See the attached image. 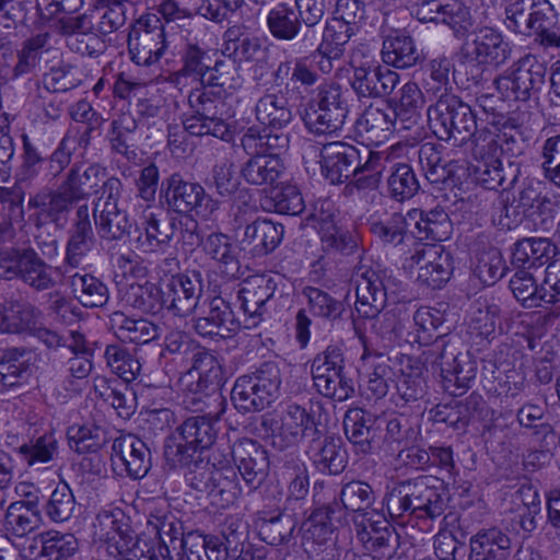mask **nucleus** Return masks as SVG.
I'll return each mask as SVG.
<instances>
[{
    "label": "nucleus",
    "mask_w": 560,
    "mask_h": 560,
    "mask_svg": "<svg viewBox=\"0 0 560 560\" xmlns=\"http://www.w3.org/2000/svg\"><path fill=\"white\" fill-rule=\"evenodd\" d=\"M113 529L112 535L107 534L105 542L107 556L115 560H135L144 541H141L128 527L125 529L113 527Z\"/></svg>",
    "instance_id": "64"
},
{
    "label": "nucleus",
    "mask_w": 560,
    "mask_h": 560,
    "mask_svg": "<svg viewBox=\"0 0 560 560\" xmlns=\"http://www.w3.org/2000/svg\"><path fill=\"white\" fill-rule=\"evenodd\" d=\"M357 137L371 144L387 141L394 132H399L387 107L369 106L354 122Z\"/></svg>",
    "instance_id": "32"
},
{
    "label": "nucleus",
    "mask_w": 560,
    "mask_h": 560,
    "mask_svg": "<svg viewBox=\"0 0 560 560\" xmlns=\"http://www.w3.org/2000/svg\"><path fill=\"white\" fill-rule=\"evenodd\" d=\"M280 277L255 276L246 280L237 292V299L241 307L252 320V326H256L265 314L266 304L272 299L278 289Z\"/></svg>",
    "instance_id": "25"
},
{
    "label": "nucleus",
    "mask_w": 560,
    "mask_h": 560,
    "mask_svg": "<svg viewBox=\"0 0 560 560\" xmlns=\"http://www.w3.org/2000/svg\"><path fill=\"white\" fill-rule=\"evenodd\" d=\"M267 28L271 36L281 42H292L298 54H307L313 45H303L300 40L304 28L295 9L285 2L278 3L269 10L266 18Z\"/></svg>",
    "instance_id": "28"
},
{
    "label": "nucleus",
    "mask_w": 560,
    "mask_h": 560,
    "mask_svg": "<svg viewBox=\"0 0 560 560\" xmlns=\"http://www.w3.org/2000/svg\"><path fill=\"white\" fill-rule=\"evenodd\" d=\"M73 296L86 308L102 307L109 299L107 285L91 273L75 272L70 277Z\"/></svg>",
    "instance_id": "50"
},
{
    "label": "nucleus",
    "mask_w": 560,
    "mask_h": 560,
    "mask_svg": "<svg viewBox=\"0 0 560 560\" xmlns=\"http://www.w3.org/2000/svg\"><path fill=\"white\" fill-rule=\"evenodd\" d=\"M255 524L261 540L271 546H280L290 541L298 521L285 512L272 514L260 511L257 513Z\"/></svg>",
    "instance_id": "43"
},
{
    "label": "nucleus",
    "mask_w": 560,
    "mask_h": 560,
    "mask_svg": "<svg viewBox=\"0 0 560 560\" xmlns=\"http://www.w3.org/2000/svg\"><path fill=\"white\" fill-rule=\"evenodd\" d=\"M399 74L388 66L354 67L351 88L359 97H384L393 93Z\"/></svg>",
    "instance_id": "24"
},
{
    "label": "nucleus",
    "mask_w": 560,
    "mask_h": 560,
    "mask_svg": "<svg viewBox=\"0 0 560 560\" xmlns=\"http://www.w3.org/2000/svg\"><path fill=\"white\" fill-rule=\"evenodd\" d=\"M298 18L304 28L302 38L303 45L316 46L318 42V27L326 15L325 0H294Z\"/></svg>",
    "instance_id": "58"
},
{
    "label": "nucleus",
    "mask_w": 560,
    "mask_h": 560,
    "mask_svg": "<svg viewBox=\"0 0 560 560\" xmlns=\"http://www.w3.org/2000/svg\"><path fill=\"white\" fill-rule=\"evenodd\" d=\"M284 226L269 219L258 218L244 229L242 243L250 247L253 256L272 253L282 242Z\"/></svg>",
    "instance_id": "33"
},
{
    "label": "nucleus",
    "mask_w": 560,
    "mask_h": 560,
    "mask_svg": "<svg viewBox=\"0 0 560 560\" xmlns=\"http://www.w3.org/2000/svg\"><path fill=\"white\" fill-rule=\"evenodd\" d=\"M546 82V65L532 55H526L514 62L493 81L497 90L505 98L521 102L538 100Z\"/></svg>",
    "instance_id": "9"
},
{
    "label": "nucleus",
    "mask_w": 560,
    "mask_h": 560,
    "mask_svg": "<svg viewBox=\"0 0 560 560\" xmlns=\"http://www.w3.org/2000/svg\"><path fill=\"white\" fill-rule=\"evenodd\" d=\"M37 369V354L26 348H8L0 355V383L15 387L25 383Z\"/></svg>",
    "instance_id": "29"
},
{
    "label": "nucleus",
    "mask_w": 560,
    "mask_h": 560,
    "mask_svg": "<svg viewBox=\"0 0 560 560\" xmlns=\"http://www.w3.org/2000/svg\"><path fill=\"white\" fill-rule=\"evenodd\" d=\"M194 329L201 337L231 338L241 329V323L230 305L221 296L208 302V311L194 319Z\"/></svg>",
    "instance_id": "21"
},
{
    "label": "nucleus",
    "mask_w": 560,
    "mask_h": 560,
    "mask_svg": "<svg viewBox=\"0 0 560 560\" xmlns=\"http://www.w3.org/2000/svg\"><path fill=\"white\" fill-rule=\"evenodd\" d=\"M30 466L48 464L58 455V440L54 432H46L16 448Z\"/></svg>",
    "instance_id": "63"
},
{
    "label": "nucleus",
    "mask_w": 560,
    "mask_h": 560,
    "mask_svg": "<svg viewBox=\"0 0 560 560\" xmlns=\"http://www.w3.org/2000/svg\"><path fill=\"white\" fill-rule=\"evenodd\" d=\"M432 133L454 147H463L476 133L477 119L471 107L455 94L440 95L428 110Z\"/></svg>",
    "instance_id": "4"
},
{
    "label": "nucleus",
    "mask_w": 560,
    "mask_h": 560,
    "mask_svg": "<svg viewBox=\"0 0 560 560\" xmlns=\"http://www.w3.org/2000/svg\"><path fill=\"white\" fill-rule=\"evenodd\" d=\"M284 164L277 154H256L241 168L246 183L254 186H273L284 174Z\"/></svg>",
    "instance_id": "39"
},
{
    "label": "nucleus",
    "mask_w": 560,
    "mask_h": 560,
    "mask_svg": "<svg viewBox=\"0 0 560 560\" xmlns=\"http://www.w3.org/2000/svg\"><path fill=\"white\" fill-rule=\"evenodd\" d=\"M207 256L214 260L228 278H235L241 268L236 245L231 237L220 232L210 233L201 244Z\"/></svg>",
    "instance_id": "41"
},
{
    "label": "nucleus",
    "mask_w": 560,
    "mask_h": 560,
    "mask_svg": "<svg viewBox=\"0 0 560 560\" xmlns=\"http://www.w3.org/2000/svg\"><path fill=\"white\" fill-rule=\"evenodd\" d=\"M50 33L39 32L21 42L15 54L16 62L11 70L12 80H19L36 71L43 56L50 50Z\"/></svg>",
    "instance_id": "35"
},
{
    "label": "nucleus",
    "mask_w": 560,
    "mask_h": 560,
    "mask_svg": "<svg viewBox=\"0 0 560 560\" xmlns=\"http://www.w3.org/2000/svg\"><path fill=\"white\" fill-rule=\"evenodd\" d=\"M392 163L389 154L386 152H375L363 148L358 167L354 174L355 186L360 189H374L382 179V174L388 170Z\"/></svg>",
    "instance_id": "54"
},
{
    "label": "nucleus",
    "mask_w": 560,
    "mask_h": 560,
    "mask_svg": "<svg viewBox=\"0 0 560 560\" xmlns=\"http://www.w3.org/2000/svg\"><path fill=\"white\" fill-rule=\"evenodd\" d=\"M361 150L345 141H334L320 149L322 173L331 184H341L354 177Z\"/></svg>",
    "instance_id": "18"
},
{
    "label": "nucleus",
    "mask_w": 560,
    "mask_h": 560,
    "mask_svg": "<svg viewBox=\"0 0 560 560\" xmlns=\"http://www.w3.org/2000/svg\"><path fill=\"white\" fill-rule=\"evenodd\" d=\"M352 94L337 82L320 84L307 102L302 120L314 135H330L340 130L350 112Z\"/></svg>",
    "instance_id": "2"
},
{
    "label": "nucleus",
    "mask_w": 560,
    "mask_h": 560,
    "mask_svg": "<svg viewBox=\"0 0 560 560\" xmlns=\"http://www.w3.org/2000/svg\"><path fill=\"white\" fill-rule=\"evenodd\" d=\"M371 233L378 241L392 247L409 244L415 237L408 232V222L400 212H394L385 220L372 219L369 222Z\"/></svg>",
    "instance_id": "52"
},
{
    "label": "nucleus",
    "mask_w": 560,
    "mask_h": 560,
    "mask_svg": "<svg viewBox=\"0 0 560 560\" xmlns=\"http://www.w3.org/2000/svg\"><path fill=\"white\" fill-rule=\"evenodd\" d=\"M40 560H77L79 553V540L71 533L48 530L39 536Z\"/></svg>",
    "instance_id": "53"
},
{
    "label": "nucleus",
    "mask_w": 560,
    "mask_h": 560,
    "mask_svg": "<svg viewBox=\"0 0 560 560\" xmlns=\"http://www.w3.org/2000/svg\"><path fill=\"white\" fill-rule=\"evenodd\" d=\"M143 233L138 237L142 248L151 253L165 252L173 243L172 214L149 213L144 217Z\"/></svg>",
    "instance_id": "46"
},
{
    "label": "nucleus",
    "mask_w": 560,
    "mask_h": 560,
    "mask_svg": "<svg viewBox=\"0 0 560 560\" xmlns=\"http://www.w3.org/2000/svg\"><path fill=\"white\" fill-rule=\"evenodd\" d=\"M207 197L205 188L199 183L187 180L179 173H173L161 183L160 199L166 205L167 210L174 213H198Z\"/></svg>",
    "instance_id": "17"
},
{
    "label": "nucleus",
    "mask_w": 560,
    "mask_h": 560,
    "mask_svg": "<svg viewBox=\"0 0 560 560\" xmlns=\"http://www.w3.org/2000/svg\"><path fill=\"white\" fill-rule=\"evenodd\" d=\"M358 32L354 27L342 22L335 15L318 27V52L326 56H342L343 46Z\"/></svg>",
    "instance_id": "51"
},
{
    "label": "nucleus",
    "mask_w": 560,
    "mask_h": 560,
    "mask_svg": "<svg viewBox=\"0 0 560 560\" xmlns=\"http://www.w3.org/2000/svg\"><path fill=\"white\" fill-rule=\"evenodd\" d=\"M166 310L175 316L186 317L197 307L203 291L200 272L176 273L163 280Z\"/></svg>",
    "instance_id": "16"
},
{
    "label": "nucleus",
    "mask_w": 560,
    "mask_h": 560,
    "mask_svg": "<svg viewBox=\"0 0 560 560\" xmlns=\"http://www.w3.org/2000/svg\"><path fill=\"white\" fill-rule=\"evenodd\" d=\"M93 219L102 238L120 241L128 236L132 229V221L126 209L93 208Z\"/></svg>",
    "instance_id": "48"
},
{
    "label": "nucleus",
    "mask_w": 560,
    "mask_h": 560,
    "mask_svg": "<svg viewBox=\"0 0 560 560\" xmlns=\"http://www.w3.org/2000/svg\"><path fill=\"white\" fill-rule=\"evenodd\" d=\"M73 205H75L74 201L61 185L55 190L46 188L36 192L30 197L27 203L30 209L36 210L34 213L36 226L47 223L63 226Z\"/></svg>",
    "instance_id": "23"
},
{
    "label": "nucleus",
    "mask_w": 560,
    "mask_h": 560,
    "mask_svg": "<svg viewBox=\"0 0 560 560\" xmlns=\"http://www.w3.org/2000/svg\"><path fill=\"white\" fill-rule=\"evenodd\" d=\"M314 503L316 508L311 513L310 517L306 522H311V524H326L329 527H334L335 521H340L343 516L341 508L338 505L337 492L326 487L325 483L315 482L314 483Z\"/></svg>",
    "instance_id": "55"
},
{
    "label": "nucleus",
    "mask_w": 560,
    "mask_h": 560,
    "mask_svg": "<svg viewBox=\"0 0 560 560\" xmlns=\"http://www.w3.org/2000/svg\"><path fill=\"white\" fill-rule=\"evenodd\" d=\"M550 203L548 196L542 194L539 183L527 182L518 190L517 195L513 198L510 206H505L506 217H510V211L516 218L522 214L530 218L539 214Z\"/></svg>",
    "instance_id": "57"
},
{
    "label": "nucleus",
    "mask_w": 560,
    "mask_h": 560,
    "mask_svg": "<svg viewBox=\"0 0 560 560\" xmlns=\"http://www.w3.org/2000/svg\"><path fill=\"white\" fill-rule=\"evenodd\" d=\"M222 416L195 415L186 418L176 432L180 440L200 447L202 451L210 448L218 436V423Z\"/></svg>",
    "instance_id": "44"
},
{
    "label": "nucleus",
    "mask_w": 560,
    "mask_h": 560,
    "mask_svg": "<svg viewBox=\"0 0 560 560\" xmlns=\"http://www.w3.org/2000/svg\"><path fill=\"white\" fill-rule=\"evenodd\" d=\"M358 537L368 550L385 556L399 544V535L386 520L377 512H372L363 521L362 528L358 530Z\"/></svg>",
    "instance_id": "31"
},
{
    "label": "nucleus",
    "mask_w": 560,
    "mask_h": 560,
    "mask_svg": "<svg viewBox=\"0 0 560 560\" xmlns=\"http://www.w3.org/2000/svg\"><path fill=\"white\" fill-rule=\"evenodd\" d=\"M113 460L120 463L131 479H141L151 469V451L139 438L128 434L114 440Z\"/></svg>",
    "instance_id": "27"
},
{
    "label": "nucleus",
    "mask_w": 560,
    "mask_h": 560,
    "mask_svg": "<svg viewBox=\"0 0 560 560\" xmlns=\"http://www.w3.org/2000/svg\"><path fill=\"white\" fill-rule=\"evenodd\" d=\"M127 46L135 65L151 67L158 63L167 47L162 20L153 13L141 15L130 26Z\"/></svg>",
    "instance_id": "12"
},
{
    "label": "nucleus",
    "mask_w": 560,
    "mask_h": 560,
    "mask_svg": "<svg viewBox=\"0 0 560 560\" xmlns=\"http://www.w3.org/2000/svg\"><path fill=\"white\" fill-rule=\"evenodd\" d=\"M63 271V265H48L32 247H11L0 252V278H19L38 292L55 288L60 282L56 275Z\"/></svg>",
    "instance_id": "7"
},
{
    "label": "nucleus",
    "mask_w": 560,
    "mask_h": 560,
    "mask_svg": "<svg viewBox=\"0 0 560 560\" xmlns=\"http://www.w3.org/2000/svg\"><path fill=\"white\" fill-rule=\"evenodd\" d=\"M383 505L393 520L405 515L434 520L443 514L445 499L438 478L419 476L395 485L386 492Z\"/></svg>",
    "instance_id": "1"
},
{
    "label": "nucleus",
    "mask_w": 560,
    "mask_h": 560,
    "mask_svg": "<svg viewBox=\"0 0 560 560\" xmlns=\"http://www.w3.org/2000/svg\"><path fill=\"white\" fill-rule=\"evenodd\" d=\"M343 431L357 453L370 454L380 444L378 415L355 407L343 417Z\"/></svg>",
    "instance_id": "22"
},
{
    "label": "nucleus",
    "mask_w": 560,
    "mask_h": 560,
    "mask_svg": "<svg viewBox=\"0 0 560 560\" xmlns=\"http://www.w3.org/2000/svg\"><path fill=\"white\" fill-rule=\"evenodd\" d=\"M427 396V382L420 372H401L396 381L394 401L397 407L415 405L421 409V401Z\"/></svg>",
    "instance_id": "62"
},
{
    "label": "nucleus",
    "mask_w": 560,
    "mask_h": 560,
    "mask_svg": "<svg viewBox=\"0 0 560 560\" xmlns=\"http://www.w3.org/2000/svg\"><path fill=\"white\" fill-rule=\"evenodd\" d=\"M387 194L398 202L411 199L420 189V182L413 167L406 162H393L387 170Z\"/></svg>",
    "instance_id": "49"
},
{
    "label": "nucleus",
    "mask_w": 560,
    "mask_h": 560,
    "mask_svg": "<svg viewBox=\"0 0 560 560\" xmlns=\"http://www.w3.org/2000/svg\"><path fill=\"white\" fill-rule=\"evenodd\" d=\"M556 253L557 247L548 238H523L514 244L512 262L523 269L538 268L548 264Z\"/></svg>",
    "instance_id": "45"
},
{
    "label": "nucleus",
    "mask_w": 560,
    "mask_h": 560,
    "mask_svg": "<svg viewBox=\"0 0 560 560\" xmlns=\"http://www.w3.org/2000/svg\"><path fill=\"white\" fill-rule=\"evenodd\" d=\"M510 288L523 306L537 307L541 302L552 303V295L545 285L538 287L532 273L525 269L517 270L510 280Z\"/></svg>",
    "instance_id": "56"
},
{
    "label": "nucleus",
    "mask_w": 560,
    "mask_h": 560,
    "mask_svg": "<svg viewBox=\"0 0 560 560\" xmlns=\"http://www.w3.org/2000/svg\"><path fill=\"white\" fill-rule=\"evenodd\" d=\"M471 560H510L512 541L501 528L480 529L470 538Z\"/></svg>",
    "instance_id": "36"
},
{
    "label": "nucleus",
    "mask_w": 560,
    "mask_h": 560,
    "mask_svg": "<svg viewBox=\"0 0 560 560\" xmlns=\"http://www.w3.org/2000/svg\"><path fill=\"white\" fill-rule=\"evenodd\" d=\"M192 372L198 373V381L191 383L184 395V407L196 415L223 416L226 399L218 386L222 380V369L213 354L201 353L194 360Z\"/></svg>",
    "instance_id": "6"
},
{
    "label": "nucleus",
    "mask_w": 560,
    "mask_h": 560,
    "mask_svg": "<svg viewBox=\"0 0 560 560\" xmlns=\"http://www.w3.org/2000/svg\"><path fill=\"white\" fill-rule=\"evenodd\" d=\"M412 14L422 23H442L464 35L471 26L470 9L460 0H421L412 7Z\"/></svg>",
    "instance_id": "15"
},
{
    "label": "nucleus",
    "mask_w": 560,
    "mask_h": 560,
    "mask_svg": "<svg viewBox=\"0 0 560 560\" xmlns=\"http://www.w3.org/2000/svg\"><path fill=\"white\" fill-rule=\"evenodd\" d=\"M521 175V165L516 162L502 160L480 161L474 166L475 180L488 190H503L515 185Z\"/></svg>",
    "instance_id": "34"
},
{
    "label": "nucleus",
    "mask_w": 560,
    "mask_h": 560,
    "mask_svg": "<svg viewBox=\"0 0 560 560\" xmlns=\"http://www.w3.org/2000/svg\"><path fill=\"white\" fill-rule=\"evenodd\" d=\"M511 55V47L504 40L502 34L492 27H481L472 34L471 40H467L460 49V66L471 70L474 84L482 80L483 67L501 66Z\"/></svg>",
    "instance_id": "8"
},
{
    "label": "nucleus",
    "mask_w": 560,
    "mask_h": 560,
    "mask_svg": "<svg viewBox=\"0 0 560 560\" xmlns=\"http://www.w3.org/2000/svg\"><path fill=\"white\" fill-rule=\"evenodd\" d=\"M307 455L322 474L339 475L348 464L347 451L340 438L323 434L322 430L308 441Z\"/></svg>",
    "instance_id": "26"
},
{
    "label": "nucleus",
    "mask_w": 560,
    "mask_h": 560,
    "mask_svg": "<svg viewBox=\"0 0 560 560\" xmlns=\"http://www.w3.org/2000/svg\"><path fill=\"white\" fill-rule=\"evenodd\" d=\"M232 458L249 490L257 489L268 476L269 459L266 450L252 439L234 442Z\"/></svg>",
    "instance_id": "20"
},
{
    "label": "nucleus",
    "mask_w": 560,
    "mask_h": 560,
    "mask_svg": "<svg viewBox=\"0 0 560 560\" xmlns=\"http://www.w3.org/2000/svg\"><path fill=\"white\" fill-rule=\"evenodd\" d=\"M424 105L423 94L416 82H407L400 90V97L386 105L398 131L411 130L421 120Z\"/></svg>",
    "instance_id": "30"
},
{
    "label": "nucleus",
    "mask_w": 560,
    "mask_h": 560,
    "mask_svg": "<svg viewBox=\"0 0 560 560\" xmlns=\"http://www.w3.org/2000/svg\"><path fill=\"white\" fill-rule=\"evenodd\" d=\"M149 524L159 537V553L164 560H180L179 548L184 536L183 524L174 514L156 511L149 516Z\"/></svg>",
    "instance_id": "37"
},
{
    "label": "nucleus",
    "mask_w": 560,
    "mask_h": 560,
    "mask_svg": "<svg viewBox=\"0 0 560 560\" xmlns=\"http://www.w3.org/2000/svg\"><path fill=\"white\" fill-rule=\"evenodd\" d=\"M137 127L136 119L128 114L118 116V118L114 119L110 124L108 133L110 149L128 161H133L137 158V152L132 148L133 144L130 143Z\"/></svg>",
    "instance_id": "61"
},
{
    "label": "nucleus",
    "mask_w": 560,
    "mask_h": 560,
    "mask_svg": "<svg viewBox=\"0 0 560 560\" xmlns=\"http://www.w3.org/2000/svg\"><path fill=\"white\" fill-rule=\"evenodd\" d=\"M105 176V167L97 163L86 167L74 164L61 182V187L78 203L88 200Z\"/></svg>",
    "instance_id": "38"
},
{
    "label": "nucleus",
    "mask_w": 560,
    "mask_h": 560,
    "mask_svg": "<svg viewBox=\"0 0 560 560\" xmlns=\"http://www.w3.org/2000/svg\"><path fill=\"white\" fill-rule=\"evenodd\" d=\"M382 59L386 66L408 69L423 60L411 36L405 33L389 34L383 40Z\"/></svg>",
    "instance_id": "40"
},
{
    "label": "nucleus",
    "mask_w": 560,
    "mask_h": 560,
    "mask_svg": "<svg viewBox=\"0 0 560 560\" xmlns=\"http://www.w3.org/2000/svg\"><path fill=\"white\" fill-rule=\"evenodd\" d=\"M427 361L441 371L442 384L445 392L452 396H460L471 387L476 378L477 369L475 362L465 355L451 353L447 361V353L444 343L436 342L425 353Z\"/></svg>",
    "instance_id": "13"
},
{
    "label": "nucleus",
    "mask_w": 560,
    "mask_h": 560,
    "mask_svg": "<svg viewBox=\"0 0 560 560\" xmlns=\"http://www.w3.org/2000/svg\"><path fill=\"white\" fill-rule=\"evenodd\" d=\"M183 127L186 132L196 137L213 136L224 141L231 138L229 125L217 113L192 112L183 119Z\"/></svg>",
    "instance_id": "59"
},
{
    "label": "nucleus",
    "mask_w": 560,
    "mask_h": 560,
    "mask_svg": "<svg viewBox=\"0 0 560 560\" xmlns=\"http://www.w3.org/2000/svg\"><path fill=\"white\" fill-rule=\"evenodd\" d=\"M418 237L420 240L431 241V243H441L450 238L453 225L447 212L442 208L421 211L419 220L416 223Z\"/></svg>",
    "instance_id": "60"
},
{
    "label": "nucleus",
    "mask_w": 560,
    "mask_h": 560,
    "mask_svg": "<svg viewBox=\"0 0 560 560\" xmlns=\"http://www.w3.org/2000/svg\"><path fill=\"white\" fill-rule=\"evenodd\" d=\"M281 372L277 362L266 361L254 371L238 376L231 390V400L242 413L258 412L278 396Z\"/></svg>",
    "instance_id": "5"
},
{
    "label": "nucleus",
    "mask_w": 560,
    "mask_h": 560,
    "mask_svg": "<svg viewBox=\"0 0 560 560\" xmlns=\"http://www.w3.org/2000/svg\"><path fill=\"white\" fill-rule=\"evenodd\" d=\"M260 425L266 435H271L272 445L279 450L294 446L303 438L311 440L320 430L314 415L298 404H289L279 421L270 413L262 415Z\"/></svg>",
    "instance_id": "10"
},
{
    "label": "nucleus",
    "mask_w": 560,
    "mask_h": 560,
    "mask_svg": "<svg viewBox=\"0 0 560 560\" xmlns=\"http://www.w3.org/2000/svg\"><path fill=\"white\" fill-rule=\"evenodd\" d=\"M68 234L62 264L65 272L68 268L75 269L83 265L95 246L96 238L90 219V208L86 203L77 208Z\"/></svg>",
    "instance_id": "19"
},
{
    "label": "nucleus",
    "mask_w": 560,
    "mask_h": 560,
    "mask_svg": "<svg viewBox=\"0 0 560 560\" xmlns=\"http://www.w3.org/2000/svg\"><path fill=\"white\" fill-rule=\"evenodd\" d=\"M185 480L196 491L206 493L212 505L225 509L232 505L241 494L237 476L231 467H217L200 462L185 474Z\"/></svg>",
    "instance_id": "11"
},
{
    "label": "nucleus",
    "mask_w": 560,
    "mask_h": 560,
    "mask_svg": "<svg viewBox=\"0 0 560 560\" xmlns=\"http://www.w3.org/2000/svg\"><path fill=\"white\" fill-rule=\"evenodd\" d=\"M355 284V311L364 318L374 319L372 329L378 335L396 330L395 316L382 311L386 306L390 278L385 272L360 266L353 273Z\"/></svg>",
    "instance_id": "3"
},
{
    "label": "nucleus",
    "mask_w": 560,
    "mask_h": 560,
    "mask_svg": "<svg viewBox=\"0 0 560 560\" xmlns=\"http://www.w3.org/2000/svg\"><path fill=\"white\" fill-rule=\"evenodd\" d=\"M410 261L418 267L417 280L430 289H440L453 272L452 256L439 243H418Z\"/></svg>",
    "instance_id": "14"
},
{
    "label": "nucleus",
    "mask_w": 560,
    "mask_h": 560,
    "mask_svg": "<svg viewBox=\"0 0 560 560\" xmlns=\"http://www.w3.org/2000/svg\"><path fill=\"white\" fill-rule=\"evenodd\" d=\"M255 114L260 124L276 129H287L293 119L288 98L279 93L261 96L256 103Z\"/></svg>",
    "instance_id": "47"
},
{
    "label": "nucleus",
    "mask_w": 560,
    "mask_h": 560,
    "mask_svg": "<svg viewBox=\"0 0 560 560\" xmlns=\"http://www.w3.org/2000/svg\"><path fill=\"white\" fill-rule=\"evenodd\" d=\"M110 329L124 342L145 345L159 336V327L144 318H131L122 312L109 317Z\"/></svg>",
    "instance_id": "42"
}]
</instances>
